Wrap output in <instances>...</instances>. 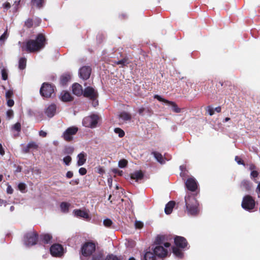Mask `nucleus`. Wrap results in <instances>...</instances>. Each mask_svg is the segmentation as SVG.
Here are the masks:
<instances>
[{
	"mask_svg": "<svg viewBox=\"0 0 260 260\" xmlns=\"http://www.w3.org/2000/svg\"><path fill=\"white\" fill-rule=\"evenodd\" d=\"M144 258V260H156L155 254L150 251L146 252Z\"/></svg>",
	"mask_w": 260,
	"mask_h": 260,
	"instance_id": "72a5a7b5",
	"label": "nucleus"
},
{
	"mask_svg": "<svg viewBox=\"0 0 260 260\" xmlns=\"http://www.w3.org/2000/svg\"><path fill=\"white\" fill-rule=\"evenodd\" d=\"M73 93L77 96L82 95L83 90L82 86L79 83H74L72 85Z\"/></svg>",
	"mask_w": 260,
	"mask_h": 260,
	"instance_id": "f3484780",
	"label": "nucleus"
},
{
	"mask_svg": "<svg viewBox=\"0 0 260 260\" xmlns=\"http://www.w3.org/2000/svg\"><path fill=\"white\" fill-rule=\"evenodd\" d=\"M100 117L96 114H92L84 117L82 121L83 125L87 127L94 128L96 127Z\"/></svg>",
	"mask_w": 260,
	"mask_h": 260,
	"instance_id": "423d86ee",
	"label": "nucleus"
},
{
	"mask_svg": "<svg viewBox=\"0 0 260 260\" xmlns=\"http://www.w3.org/2000/svg\"><path fill=\"white\" fill-rule=\"evenodd\" d=\"M79 173L81 175H84L87 173V170L85 168H81L79 170Z\"/></svg>",
	"mask_w": 260,
	"mask_h": 260,
	"instance_id": "6e6d98bb",
	"label": "nucleus"
},
{
	"mask_svg": "<svg viewBox=\"0 0 260 260\" xmlns=\"http://www.w3.org/2000/svg\"><path fill=\"white\" fill-rule=\"evenodd\" d=\"M151 154L154 156L156 160L160 164H164L165 163V160L160 153L156 151H152Z\"/></svg>",
	"mask_w": 260,
	"mask_h": 260,
	"instance_id": "c85d7f7f",
	"label": "nucleus"
},
{
	"mask_svg": "<svg viewBox=\"0 0 260 260\" xmlns=\"http://www.w3.org/2000/svg\"><path fill=\"white\" fill-rule=\"evenodd\" d=\"M105 258L103 250H97L92 255L91 260H105Z\"/></svg>",
	"mask_w": 260,
	"mask_h": 260,
	"instance_id": "412c9836",
	"label": "nucleus"
},
{
	"mask_svg": "<svg viewBox=\"0 0 260 260\" xmlns=\"http://www.w3.org/2000/svg\"><path fill=\"white\" fill-rule=\"evenodd\" d=\"M73 213L77 217H81L85 219H88L89 218V216L88 213L81 209H75L74 210Z\"/></svg>",
	"mask_w": 260,
	"mask_h": 260,
	"instance_id": "4be33fe9",
	"label": "nucleus"
},
{
	"mask_svg": "<svg viewBox=\"0 0 260 260\" xmlns=\"http://www.w3.org/2000/svg\"><path fill=\"white\" fill-rule=\"evenodd\" d=\"M176 203L174 201L169 202L166 205L165 212L166 214H170L175 206Z\"/></svg>",
	"mask_w": 260,
	"mask_h": 260,
	"instance_id": "b1692460",
	"label": "nucleus"
},
{
	"mask_svg": "<svg viewBox=\"0 0 260 260\" xmlns=\"http://www.w3.org/2000/svg\"><path fill=\"white\" fill-rule=\"evenodd\" d=\"M178 247H173L172 251L173 253L177 256L181 257L183 256V253L182 251Z\"/></svg>",
	"mask_w": 260,
	"mask_h": 260,
	"instance_id": "f704fd0d",
	"label": "nucleus"
},
{
	"mask_svg": "<svg viewBox=\"0 0 260 260\" xmlns=\"http://www.w3.org/2000/svg\"><path fill=\"white\" fill-rule=\"evenodd\" d=\"M145 111H146L145 108L141 107V108H139V109L138 110V113H139V115L142 116L144 115L143 113Z\"/></svg>",
	"mask_w": 260,
	"mask_h": 260,
	"instance_id": "13d9d810",
	"label": "nucleus"
},
{
	"mask_svg": "<svg viewBox=\"0 0 260 260\" xmlns=\"http://www.w3.org/2000/svg\"><path fill=\"white\" fill-rule=\"evenodd\" d=\"M103 224L105 226L108 228H111L113 224V221L109 218H106L104 220Z\"/></svg>",
	"mask_w": 260,
	"mask_h": 260,
	"instance_id": "e433bc0d",
	"label": "nucleus"
},
{
	"mask_svg": "<svg viewBox=\"0 0 260 260\" xmlns=\"http://www.w3.org/2000/svg\"><path fill=\"white\" fill-rule=\"evenodd\" d=\"M71 79V75L69 73L63 74L60 77V84L61 85H66Z\"/></svg>",
	"mask_w": 260,
	"mask_h": 260,
	"instance_id": "6ab92c4d",
	"label": "nucleus"
},
{
	"mask_svg": "<svg viewBox=\"0 0 260 260\" xmlns=\"http://www.w3.org/2000/svg\"><path fill=\"white\" fill-rule=\"evenodd\" d=\"M82 94L84 97L93 102L96 100L99 95L98 91L90 86L86 87L83 90Z\"/></svg>",
	"mask_w": 260,
	"mask_h": 260,
	"instance_id": "1a4fd4ad",
	"label": "nucleus"
},
{
	"mask_svg": "<svg viewBox=\"0 0 260 260\" xmlns=\"http://www.w3.org/2000/svg\"><path fill=\"white\" fill-rule=\"evenodd\" d=\"M185 211L190 216H198L200 212V204L194 194L188 193L185 197Z\"/></svg>",
	"mask_w": 260,
	"mask_h": 260,
	"instance_id": "f03ea898",
	"label": "nucleus"
},
{
	"mask_svg": "<svg viewBox=\"0 0 260 260\" xmlns=\"http://www.w3.org/2000/svg\"><path fill=\"white\" fill-rule=\"evenodd\" d=\"M72 161V157L69 156H66L63 158V161L65 165L69 166Z\"/></svg>",
	"mask_w": 260,
	"mask_h": 260,
	"instance_id": "79ce46f5",
	"label": "nucleus"
},
{
	"mask_svg": "<svg viewBox=\"0 0 260 260\" xmlns=\"http://www.w3.org/2000/svg\"><path fill=\"white\" fill-rule=\"evenodd\" d=\"M39 239V235L35 231L25 234L24 236V243L27 246H32L37 244Z\"/></svg>",
	"mask_w": 260,
	"mask_h": 260,
	"instance_id": "39448f33",
	"label": "nucleus"
},
{
	"mask_svg": "<svg viewBox=\"0 0 260 260\" xmlns=\"http://www.w3.org/2000/svg\"><path fill=\"white\" fill-rule=\"evenodd\" d=\"M249 170L251 171H254L255 170V169H256V167L255 166V165L253 164H249Z\"/></svg>",
	"mask_w": 260,
	"mask_h": 260,
	"instance_id": "052dcab7",
	"label": "nucleus"
},
{
	"mask_svg": "<svg viewBox=\"0 0 260 260\" xmlns=\"http://www.w3.org/2000/svg\"><path fill=\"white\" fill-rule=\"evenodd\" d=\"M13 128L17 131L18 132H20L21 131V124L19 122H17L15 123L13 126Z\"/></svg>",
	"mask_w": 260,
	"mask_h": 260,
	"instance_id": "49530a36",
	"label": "nucleus"
},
{
	"mask_svg": "<svg viewBox=\"0 0 260 260\" xmlns=\"http://www.w3.org/2000/svg\"><path fill=\"white\" fill-rule=\"evenodd\" d=\"M78 131V128L76 126H73L69 127L64 132L62 137L65 141L70 142L73 140V136L76 135Z\"/></svg>",
	"mask_w": 260,
	"mask_h": 260,
	"instance_id": "6e6552de",
	"label": "nucleus"
},
{
	"mask_svg": "<svg viewBox=\"0 0 260 260\" xmlns=\"http://www.w3.org/2000/svg\"><path fill=\"white\" fill-rule=\"evenodd\" d=\"M55 86L50 83L44 82L42 84L40 90V94L42 96L46 98H49L54 93Z\"/></svg>",
	"mask_w": 260,
	"mask_h": 260,
	"instance_id": "20e7f679",
	"label": "nucleus"
},
{
	"mask_svg": "<svg viewBox=\"0 0 260 260\" xmlns=\"http://www.w3.org/2000/svg\"><path fill=\"white\" fill-rule=\"evenodd\" d=\"M63 248L59 244H54L50 248L51 254L53 256L59 257L62 255Z\"/></svg>",
	"mask_w": 260,
	"mask_h": 260,
	"instance_id": "9b49d317",
	"label": "nucleus"
},
{
	"mask_svg": "<svg viewBox=\"0 0 260 260\" xmlns=\"http://www.w3.org/2000/svg\"><path fill=\"white\" fill-rule=\"evenodd\" d=\"M73 176V173L72 171H68L66 173V177L68 178H71Z\"/></svg>",
	"mask_w": 260,
	"mask_h": 260,
	"instance_id": "e2e57ef3",
	"label": "nucleus"
},
{
	"mask_svg": "<svg viewBox=\"0 0 260 260\" xmlns=\"http://www.w3.org/2000/svg\"><path fill=\"white\" fill-rule=\"evenodd\" d=\"M61 100L63 102H70L73 101V98L71 95L70 93L67 91H63L61 93Z\"/></svg>",
	"mask_w": 260,
	"mask_h": 260,
	"instance_id": "393cba45",
	"label": "nucleus"
},
{
	"mask_svg": "<svg viewBox=\"0 0 260 260\" xmlns=\"http://www.w3.org/2000/svg\"><path fill=\"white\" fill-rule=\"evenodd\" d=\"M18 187L20 191L24 192L26 188V186L24 183H20L18 185Z\"/></svg>",
	"mask_w": 260,
	"mask_h": 260,
	"instance_id": "37998d69",
	"label": "nucleus"
},
{
	"mask_svg": "<svg viewBox=\"0 0 260 260\" xmlns=\"http://www.w3.org/2000/svg\"><path fill=\"white\" fill-rule=\"evenodd\" d=\"M114 132L118 134L120 138H122L125 135L124 132L120 128L116 127L114 128Z\"/></svg>",
	"mask_w": 260,
	"mask_h": 260,
	"instance_id": "4c0bfd02",
	"label": "nucleus"
},
{
	"mask_svg": "<svg viewBox=\"0 0 260 260\" xmlns=\"http://www.w3.org/2000/svg\"><path fill=\"white\" fill-rule=\"evenodd\" d=\"M119 117L121 118L124 121L130 120L132 118L131 115L125 111L121 112L119 115Z\"/></svg>",
	"mask_w": 260,
	"mask_h": 260,
	"instance_id": "7c9ffc66",
	"label": "nucleus"
},
{
	"mask_svg": "<svg viewBox=\"0 0 260 260\" xmlns=\"http://www.w3.org/2000/svg\"><path fill=\"white\" fill-rule=\"evenodd\" d=\"M70 206V204L64 202H61L60 205L61 210L64 213L69 212Z\"/></svg>",
	"mask_w": 260,
	"mask_h": 260,
	"instance_id": "2f4dec72",
	"label": "nucleus"
},
{
	"mask_svg": "<svg viewBox=\"0 0 260 260\" xmlns=\"http://www.w3.org/2000/svg\"><path fill=\"white\" fill-rule=\"evenodd\" d=\"M91 73V68L89 66H83L79 70V75L83 80L89 78Z\"/></svg>",
	"mask_w": 260,
	"mask_h": 260,
	"instance_id": "f8f14e48",
	"label": "nucleus"
},
{
	"mask_svg": "<svg viewBox=\"0 0 260 260\" xmlns=\"http://www.w3.org/2000/svg\"><path fill=\"white\" fill-rule=\"evenodd\" d=\"M79 181L78 179L73 180H72L70 183L72 185H77L79 184Z\"/></svg>",
	"mask_w": 260,
	"mask_h": 260,
	"instance_id": "338daca9",
	"label": "nucleus"
},
{
	"mask_svg": "<svg viewBox=\"0 0 260 260\" xmlns=\"http://www.w3.org/2000/svg\"><path fill=\"white\" fill-rule=\"evenodd\" d=\"M96 251V244L92 241L86 242L81 248V254L85 257H89Z\"/></svg>",
	"mask_w": 260,
	"mask_h": 260,
	"instance_id": "7ed1b4c3",
	"label": "nucleus"
},
{
	"mask_svg": "<svg viewBox=\"0 0 260 260\" xmlns=\"http://www.w3.org/2000/svg\"><path fill=\"white\" fill-rule=\"evenodd\" d=\"M256 192L257 194L258 197L260 198V182L258 183L257 187L256 188Z\"/></svg>",
	"mask_w": 260,
	"mask_h": 260,
	"instance_id": "4d7b16f0",
	"label": "nucleus"
},
{
	"mask_svg": "<svg viewBox=\"0 0 260 260\" xmlns=\"http://www.w3.org/2000/svg\"><path fill=\"white\" fill-rule=\"evenodd\" d=\"M39 135L42 137H45L47 136V133L43 131H41L39 132Z\"/></svg>",
	"mask_w": 260,
	"mask_h": 260,
	"instance_id": "774afa93",
	"label": "nucleus"
},
{
	"mask_svg": "<svg viewBox=\"0 0 260 260\" xmlns=\"http://www.w3.org/2000/svg\"><path fill=\"white\" fill-rule=\"evenodd\" d=\"M166 239L165 236H157L155 239L154 243L156 245L164 244L165 247H169L171 244L169 242H165Z\"/></svg>",
	"mask_w": 260,
	"mask_h": 260,
	"instance_id": "dca6fc26",
	"label": "nucleus"
},
{
	"mask_svg": "<svg viewBox=\"0 0 260 260\" xmlns=\"http://www.w3.org/2000/svg\"><path fill=\"white\" fill-rule=\"evenodd\" d=\"M258 175V173L257 171L254 170L251 172L250 176L251 178H256Z\"/></svg>",
	"mask_w": 260,
	"mask_h": 260,
	"instance_id": "603ef678",
	"label": "nucleus"
},
{
	"mask_svg": "<svg viewBox=\"0 0 260 260\" xmlns=\"http://www.w3.org/2000/svg\"><path fill=\"white\" fill-rule=\"evenodd\" d=\"M127 161L125 159H120L118 162V166L120 168H125L127 165Z\"/></svg>",
	"mask_w": 260,
	"mask_h": 260,
	"instance_id": "a19ab883",
	"label": "nucleus"
},
{
	"mask_svg": "<svg viewBox=\"0 0 260 260\" xmlns=\"http://www.w3.org/2000/svg\"><path fill=\"white\" fill-rule=\"evenodd\" d=\"M14 112L11 109L8 110L7 111V116L9 118H11L13 116Z\"/></svg>",
	"mask_w": 260,
	"mask_h": 260,
	"instance_id": "5fc2aeb1",
	"label": "nucleus"
},
{
	"mask_svg": "<svg viewBox=\"0 0 260 260\" xmlns=\"http://www.w3.org/2000/svg\"><path fill=\"white\" fill-rule=\"evenodd\" d=\"M33 20L32 19L28 18L25 21V26L27 28H30L33 26Z\"/></svg>",
	"mask_w": 260,
	"mask_h": 260,
	"instance_id": "ea45409f",
	"label": "nucleus"
},
{
	"mask_svg": "<svg viewBox=\"0 0 260 260\" xmlns=\"http://www.w3.org/2000/svg\"><path fill=\"white\" fill-rule=\"evenodd\" d=\"M74 152V148L71 147H68L65 148L64 153L65 154H72Z\"/></svg>",
	"mask_w": 260,
	"mask_h": 260,
	"instance_id": "09e8293b",
	"label": "nucleus"
},
{
	"mask_svg": "<svg viewBox=\"0 0 260 260\" xmlns=\"http://www.w3.org/2000/svg\"><path fill=\"white\" fill-rule=\"evenodd\" d=\"M251 183L249 180H244L241 182L240 187L242 189L249 191L251 188Z\"/></svg>",
	"mask_w": 260,
	"mask_h": 260,
	"instance_id": "cd10ccee",
	"label": "nucleus"
},
{
	"mask_svg": "<svg viewBox=\"0 0 260 260\" xmlns=\"http://www.w3.org/2000/svg\"><path fill=\"white\" fill-rule=\"evenodd\" d=\"M143 178L144 174L141 170L135 171L131 174V179L135 180L137 182L142 180Z\"/></svg>",
	"mask_w": 260,
	"mask_h": 260,
	"instance_id": "a211bd4d",
	"label": "nucleus"
},
{
	"mask_svg": "<svg viewBox=\"0 0 260 260\" xmlns=\"http://www.w3.org/2000/svg\"><path fill=\"white\" fill-rule=\"evenodd\" d=\"M47 39L45 36L42 34H39L35 40L30 39L28 40L23 47V49L25 50L27 52H36L43 49L47 44Z\"/></svg>",
	"mask_w": 260,
	"mask_h": 260,
	"instance_id": "f257e3e1",
	"label": "nucleus"
},
{
	"mask_svg": "<svg viewBox=\"0 0 260 260\" xmlns=\"http://www.w3.org/2000/svg\"><path fill=\"white\" fill-rule=\"evenodd\" d=\"M13 95V92L11 90H8L6 93V97L7 99H10Z\"/></svg>",
	"mask_w": 260,
	"mask_h": 260,
	"instance_id": "3c124183",
	"label": "nucleus"
},
{
	"mask_svg": "<svg viewBox=\"0 0 260 260\" xmlns=\"http://www.w3.org/2000/svg\"><path fill=\"white\" fill-rule=\"evenodd\" d=\"M3 7L6 9H9L11 7V5L9 2H6L3 4Z\"/></svg>",
	"mask_w": 260,
	"mask_h": 260,
	"instance_id": "69168bd1",
	"label": "nucleus"
},
{
	"mask_svg": "<svg viewBox=\"0 0 260 260\" xmlns=\"http://www.w3.org/2000/svg\"><path fill=\"white\" fill-rule=\"evenodd\" d=\"M105 260H120V258L113 254H109L107 255Z\"/></svg>",
	"mask_w": 260,
	"mask_h": 260,
	"instance_id": "58836bf2",
	"label": "nucleus"
},
{
	"mask_svg": "<svg viewBox=\"0 0 260 260\" xmlns=\"http://www.w3.org/2000/svg\"><path fill=\"white\" fill-rule=\"evenodd\" d=\"M38 148V144L34 141L30 142L25 147L22 149L24 153H28L31 149H37Z\"/></svg>",
	"mask_w": 260,
	"mask_h": 260,
	"instance_id": "aec40b11",
	"label": "nucleus"
},
{
	"mask_svg": "<svg viewBox=\"0 0 260 260\" xmlns=\"http://www.w3.org/2000/svg\"><path fill=\"white\" fill-rule=\"evenodd\" d=\"M154 98L157 99L159 102H164L165 103L171 106L172 111L175 113H178L181 112V109L178 107L177 105L175 102L170 101L165 99H164L157 94L154 95Z\"/></svg>",
	"mask_w": 260,
	"mask_h": 260,
	"instance_id": "9d476101",
	"label": "nucleus"
},
{
	"mask_svg": "<svg viewBox=\"0 0 260 260\" xmlns=\"http://www.w3.org/2000/svg\"><path fill=\"white\" fill-rule=\"evenodd\" d=\"M174 243L176 247L182 249L186 248L188 245V242L184 237L178 236L174 238Z\"/></svg>",
	"mask_w": 260,
	"mask_h": 260,
	"instance_id": "2eb2a0df",
	"label": "nucleus"
},
{
	"mask_svg": "<svg viewBox=\"0 0 260 260\" xmlns=\"http://www.w3.org/2000/svg\"><path fill=\"white\" fill-rule=\"evenodd\" d=\"M26 59L25 57H21L19 60L18 68L20 70H24L26 67Z\"/></svg>",
	"mask_w": 260,
	"mask_h": 260,
	"instance_id": "473e14b6",
	"label": "nucleus"
},
{
	"mask_svg": "<svg viewBox=\"0 0 260 260\" xmlns=\"http://www.w3.org/2000/svg\"><path fill=\"white\" fill-rule=\"evenodd\" d=\"M114 63L117 65H121L120 67L123 68L128 64L129 63V61L128 60V58L127 57H125L120 60L114 61Z\"/></svg>",
	"mask_w": 260,
	"mask_h": 260,
	"instance_id": "c756f323",
	"label": "nucleus"
},
{
	"mask_svg": "<svg viewBox=\"0 0 260 260\" xmlns=\"http://www.w3.org/2000/svg\"><path fill=\"white\" fill-rule=\"evenodd\" d=\"M255 206V201L250 195L245 196L241 203L242 207L245 210L251 211L253 210Z\"/></svg>",
	"mask_w": 260,
	"mask_h": 260,
	"instance_id": "0eeeda50",
	"label": "nucleus"
},
{
	"mask_svg": "<svg viewBox=\"0 0 260 260\" xmlns=\"http://www.w3.org/2000/svg\"><path fill=\"white\" fill-rule=\"evenodd\" d=\"M31 3L32 5H36L37 7L40 8L43 6L44 0H31Z\"/></svg>",
	"mask_w": 260,
	"mask_h": 260,
	"instance_id": "c9c22d12",
	"label": "nucleus"
},
{
	"mask_svg": "<svg viewBox=\"0 0 260 260\" xmlns=\"http://www.w3.org/2000/svg\"><path fill=\"white\" fill-rule=\"evenodd\" d=\"M56 105L51 104L48 107L45 111V113L49 117H52L56 112Z\"/></svg>",
	"mask_w": 260,
	"mask_h": 260,
	"instance_id": "5701e85b",
	"label": "nucleus"
},
{
	"mask_svg": "<svg viewBox=\"0 0 260 260\" xmlns=\"http://www.w3.org/2000/svg\"><path fill=\"white\" fill-rule=\"evenodd\" d=\"M168 253L167 249L161 245H156L153 249V253L155 255L160 258L166 257Z\"/></svg>",
	"mask_w": 260,
	"mask_h": 260,
	"instance_id": "ddd939ff",
	"label": "nucleus"
},
{
	"mask_svg": "<svg viewBox=\"0 0 260 260\" xmlns=\"http://www.w3.org/2000/svg\"><path fill=\"white\" fill-rule=\"evenodd\" d=\"M135 226L137 229H141L143 226V223L141 221H136L135 222Z\"/></svg>",
	"mask_w": 260,
	"mask_h": 260,
	"instance_id": "8fccbe9b",
	"label": "nucleus"
},
{
	"mask_svg": "<svg viewBox=\"0 0 260 260\" xmlns=\"http://www.w3.org/2000/svg\"><path fill=\"white\" fill-rule=\"evenodd\" d=\"M7 31H5L1 37H0V40L3 41L5 40L7 38Z\"/></svg>",
	"mask_w": 260,
	"mask_h": 260,
	"instance_id": "0e129e2a",
	"label": "nucleus"
},
{
	"mask_svg": "<svg viewBox=\"0 0 260 260\" xmlns=\"http://www.w3.org/2000/svg\"><path fill=\"white\" fill-rule=\"evenodd\" d=\"M206 111L208 112L210 116H212L214 114V109L210 106H207L206 107Z\"/></svg>",
	"mask_w": 260,
	"mask_h": 260,
	"instance_id": "a18cd8bd",
	"label": "nucleus"
},
{
	"mask_svg": "<svg viewBox=\"0 0 260 260\" xmlns=\"http://www.w3.org/2000/svg\"><path fill=\"white\" fill-rule=\"evenodd\" d=\"M7 104L8 106L11 107L13 106L14 104V102L12 99H8L7 101Z\"/></svg>",
	"mask_w": 260,
	"mask_h": 260,
	"instance_id": "864d4df0",
	"label": "nucleus"
},
{
	"mask_svg": "<svg viewBox=\"0 0 260 260\" xmlns=\"http://www.w3.org/2000/svg\"><path fill=\"white\" fill-rule=\"evenodd\" d=\"M7 192L9 194H12L13 192V189L10 185H8L7 188Z\"/></svg>",
	"mask_w": 260,
	"mask_h": 260,
	"instance_id": "bf43d9fd",
	"label": "nucleus"
},
{
	"mask_svg": "<svg viewBox=\"0 0 260 260\" xmlns=\"http://www.w3.org/2000/svg\"><path fill=\"white\" fill-rule=\"evenodd\" d=\"M235 160L239 165H242L244 166H245L244 161L239 156H236L235 157Z\"/></svg>",
	"mask_w": 260,
	"mask_h": 260,
	"instance_id": "c03bdc74",
	"label": "nucleus"
},
{
	"mask_svg": "<svg viewBox=\"0 0 260 260\" xmlns=\"http://www.w3.org/2000/svg\"><path fill=\"white\" fill-rule=\"evenodd\" d=\"M145 110H146L145 111L147 113V114L149 115H151L152 114L153 111L151 110V109L149 107H147L146 108H145Z\"/></svg>",
	"mask_w": 260,
	"mask_h": 260,
	"instance_id": "680f3d73",
	"label": "nucleus"
},
{
	"mask_svg": "<svg viewBox=\"0 0 260 260\" xmlns=\"http://www.w3.org/2000/svg\"><path fill=\"white\" fill-rule=\"evenodd\" d=\"M40 238L45 244L52 243V236L49 234H42L40 235Z\"/></svg>",
	"mask_w": 260,
	"mask_h": 260,
	"instance_id": "a878e982",
	"label": "nucleus"
},
{
	"mask_svg": "<svg viewBox=\"0 0 260 260\" xmlns=\"http://www.w3.org/2000/svg\"><path fill=\"white\" fill-rule=\"evenodd\" d=\"M86 154L83 152L78 155L77 157L78 159L77 161V165L78 166H82L85 163L86 160Z\"/></svg>",
	"mask_w": 260,
	"mask_h": 260,
	"instance_id": "bb28decb",
	"label": "nucleus"
},
{
	"mask_svg": "<svg viewBox=\"0 0 260 260\" xmlns=\"http://www.w3.org/2000/svg\"><path fill=\"white\" fill-rule=\"evenodd\" d=\"M186 188L191 191H195L198 188L196 180L193 177L188 178L185 183Z\"/></svg>",
	"mask_w": 260,
	"mask_h": 260,
	"instance_id": "4468645a",
	"label": "nucleus"
},
{
	"mask_svg": "<svg viewBox=\"0 0 260 260\" xmlns=\"http://www.w3.org/2000/svg\"><path fill=\"white\" fill-rule=\"evenodd\" d=\"M2 79L4 80H6L8 79V74L6 70L5 69L2 70Z\"/></svg>",
	"mask_w": 260,
	"mask_h": 260,
	"instance_id": "de8ad7c7",
	"label": "nucleus"
}]
</instances>
